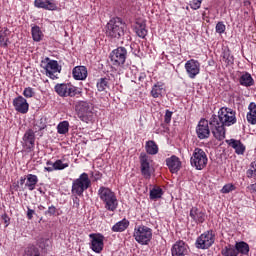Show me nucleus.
<instances>
[{
	"label": "nucleus",
	"instance_id": "nucleus-1",
	"mask_svg": "<svg viewBox=\"0 0 256 256\" xmlns=\"http://www.w3.org/2000/svg\"><path fill=\"white\" fill-rule=\"evenodd\" d=\"M237 123L235 111L231 108L222 107L218 115L213 114L209 120L210 130L218 141L225 139V127H231Z\"/></svg>",
	"mask_w": 256,
	"mask_h": 256
},
{
	"label": "nucleus",
	"instance_id": "nucleus-2",
	"mask_svg": "<svg viewBox=\"0 0 256 256\" xmlns=\"http://www.w3.org/2000/svg\"><path fill=\"white\" fill-rule=\"evenodd\" d=\"M98 197L104 205L106 211L115 213L119 207V200H117V195L109 187L101 186L98 189Z\"/></svg>",
	"mask_w": 256,
	"mask_h": 256
},
{
	"label": "nucleus",
	"instance_id": "nucleus-3",
	"mask_svg": "<svg viewBox=\"0 0 256 256\" xmlns=\"http://www.w3.org/2000/svg\"><path fill=\"white\" fill-rule=\"evenodd\" d=\"M106 35L110 39H121L125 35V23H123V19L119 17L112 18L106 25Z\"/></svg>",
	"mask_w": 256,
	"mask_h": 256
},
{
	"label": "nucleus",
	"instance_id": "nucleus-4",
	"mask_svg": "<svg viewBox=\"0 0 256 256\" xmlns=\"http://www.w3.org/2000/svg\"><path fill=\"white\" fill-rule=\"evenodd\" d=\"M91 187V179L89 174L83 172L80 176L72 181L71 193L78 197H83V193Z\"/></svg>",
	"mask_w": 256,
	"mask_h": 256
},
{
	"label": "nucleus",
	"instance_id": "nucleus-5",
	"mask_svg": "<svg viewBox=\"0 0 256 256\" xmlns=\"http://www.w3.org/2000/svg\"><path fill=\"white\" fill-rule=\"evenodd\" d=\"M133 237L139 245H148L153 239V229L146 225H138L134 228Z\"/></svg>",
	"mask_w": 256,
	"mask_h": 256
},
{
	"label": "nucleus",
	"instance_id": "nucleus-6",
	"mask_svg": "<svg viewBox=\"0 0 256 256\" xmlns=\"http://www.w3.org/2000/svg\"><path fill=\"white\" fill-rule=\"evenodd\" d=\"M76 113L83 123H91L95 117L93 113V104L85 101H80L76 104Z\"/></svg>",
	"mask_w": 256,
	"mask_h": 256
},
{
	"label": "nucleus",
	"instance_id": "nucleus-7",
	"mask_svg": "<svg viewBox=\"0 0 256 256\" xmlns=\"http://www.w3.org/2000/svg\"><path fill=\"white\" fill-rule=\"evenodd\" d=\"M207 163H209V158H207V153H205V150L195 148L190 158L191 167H194L196 171H203V169L207 167Z\"/></svg>",
	"mask_w": 256,
	"mask_h": 256
},
{
	"label": "nucleus",
	"instance_id": "nucleus-8",
	"mask_svg": "<svg viewBox=\"0 0 256 256\" xmlns=\"http://www.w3.org/2000/svg\"><path fill=\"white\" fill-rule=\"evenodd\" d=\"M41 67L46 71V76L53 80L57 79V75H55V73H61V66H59V62L51 60L48 57L41 61Z\"/></svg>",
	"mask_w": 256,
	"mask_h": 256
},
{
	"label": "nucleus",
	"instance_id": "nucleus-9",
	"mask_svg": "<svg viewBox=\"0 0 256 256\" xmlns=\"http://www.w3.org/2000/svg\"><path fill=\"white\" fill-rule=\"evenodd\" d=\"M110 61L114 67H123L127 61V48L120 46L110 53Z\"/></svg>",
	"mask_w": 256,
	"mask_h": 256
},
{
	"label": "nucleus",
	"instance_id": "nucleus-10",
	"mask_svg": "<svg viewBox=\"0 0 256 256\" xmlns=\"http://www.w3.org/2000/svg\"><path fill=\"white\" fill-rule=\"evenodd\" d=\"M215 243V234L212 230L202 233L195 242L196 249H209Z\"/></svg>",
	"mask_w": 256,
	"mask_h": 256
},
{
	"label": "nucleus",
	"instance_id": "nucleus-11",
	"mask_svg": "<svg viewBox=\"0 0 256 256\" xmlns=\"http://www.w3.org/2000/svg\"><path fill=\"white\" fill-rule=\"evenodd\" d=\"M89 247L94 253H101L105 247V236L101 233L89 234Z\"/></svg>",
	"mask_w": 256,
	"mask_h": 256
},
{
	"label": "nucleus",
	"instance_id": "nucleus-12",
	"mask_svg": "<svg viewBox=\"0 0 256 256\" xmlns=\"http://www.w3.org/2000/svg\"><path fill=\"white\" fill-rule=\"evenodd\" d=\"M54 91L59 97H75L77 95V87L69 83L56 84Z\"/></svg>",
	"mask_w": 256,
	"mask_h": 256
},
{
	"label": "nucleus",
	"instance_id": "nucleus-13",
	"mask_svg": "<svg viewBox=\"0 0 256 256\" xmlns=\"http://www.w3.org/2000/svg\"><path fill=\"white\" fill-rule=\"evenodd\" d=\"M140 171L144 179H151L153 168H151V159L145 153L140 154Z\"/></svg>",
	"mask_w": 256,
	"mask_h": 256
},
{
	"label": "nucleus",
	"instance_id": "nucleus-14",
	"mask_svg": "<svg viewBox=\"0 0 256 256\" xmlns=\"http://www.w3.org/2000/svg\"><path fill=\"white\" fill-rule=\"evenodd\" d=\"M209 121L205 118H202L199 122L198 125L196 126V135L198 139H209L211 135V129L209 128Z\"/></svg>",
	"mask_w": 256,
	"mask_h": 256
},
{
	"label": "nucleus",
	"instance_id": "nucleus-15",
	"mask_svg": "<svg viewBox=\"0 0 256 256\" xmlns=\"http://www.w3.org/2000/svg\"><path fill=\"white\" fill-rule=\"evenodd\" d=\"M185 70L190 79H195L201 73V63L195 59H190L185 63Z\"/></svg>",
	"mask_w": 256,
	"mask_h": 256
},
{
	"label": "nucleus",
	"instance_id": "nucleus-16",
	"mask_svg": "<svg viewBox=\"0 0 256 256\" xmlns=\"http://www.w3.org/2000/svg\"><path fill=\"white\" fill-rule=\"evenodd\" d=\"M22 146L28 152L35 149V131H33V129H28L24 133L22 138Z\"/></svg>",
	"mask_w": 256,
	"mask_h": 256
},
{
	"label": "nucleus",
	"instance_id": "nucleus-17",
	"mask_svg": "<svg viewBox=\"0 0 256 256\" xmlns=\"http://www.w3.org/2000/svg\"><path fill=\"white\" fill-rule=\"evenodd\" d=\"M12 103L17 113H22V115H25V113H28L29 103L27 102V99H25L23 96H18L14 98Z\"/></svg>",
	"mask_w": 256,
	"mask_h": 256
},
{
	"label": "nucleus",
	"instance_id": "nucleus-18",
	"mask_svg": "<svg viewBox=\"0 0 256 256\" xmlns=\"http://www.w3.org/2000/svg\"><path fill=\"white\" fill-rule=\"evenodd\" d=\"M34 7L45 9V11H57L59 9L55 0H35Z\"/></svg>",
	"mask_w": 256,
	"mask_h": 256
},
{
	"label": "nucleus",
	"instance_id": "nucleus-19",
	"mask_svg": "<svg viewBox=\"0 0 256 256\" xmlns=\"http://www.w3.org/2000/svg\"><path fill=\"white\" fill-rule=\"evenodd\" d=\"M190 217L194 221V223L201 224L205 223V219H207V215L205 214L204 211H201L197 207H192L190 209Z\"/></svg>",
	"mask_w": 256,
	"mask_h": 256
},
{
	"label": "nucleus",
	"instance_id": "nucleus-20",
	"mask_svg": "<svg viewBox=\"0 0 256 256\" xmlns=\"http://www.w3.org/2000/svg\"><path fill=\"white\" fill-rule=\"evenodd\" d=\"M166 165L172 173H178L181 169V160L179 157L172 155L171 157L166 159Z\"/></svg>",
	"mask_w": 256,
	"mask_h": 256
},
{
	"label": "nucleus",
	"instance_id": "nucleus-21",
	"mask_svg": "<svg viewBox=\"0 0 256 256\" xmlns=\"http://www.w3.org/2000/svg\"><path fill=\"white\" fill-rule=\"evenodd\" d=\"M87 67L85 66H76L72 70V77L75 81H85L87 79Z\"/></svg>",
	"mask_w": 256,
	"mask_h": 256
},
{
	"label": "nucleus",
	"instance_id": "nucleus-22",
	"mask_svg": "<svg viewBox=\"0 0 256 256\" xmlns=\"http://www.w3.org/2000/svg\"><path fill=\"white\" fill-rule=\"evenodd\" d=\"M151 97L153 99H159L165 95V83L163 82H156L150 91Z\"/></svg>",
	"mask_w": 256,
	"mask_h": 256
},
{
	"label": "nucleus",
	"instance_id": "nucleus-23",
	"mask_svg": "<svg viewBox=\"0 0 256 256\" xmlns=\"http://www.w3.org/2000/svg\"><path fill=\"white\" fill-rule=\"evenodd\" d=\"M172 256L187 255V245L183 241H177L171 248Z\"/></svg>",
	"mask_w": 256,
	"mask_h": 256
},
{
	"label": "nucleus",
	"instance_id": "nucleus-24",
	"mask_svg": "<svg viewBox=\"0 0 256 256\" xmlns=\"http://www.w3.org/2000/svg\"><path fill=\"white\" fill-rule=\"evenodd\" d=\"M226 143L235 150L236 155H243L245 153V146L241 140L230 139L226 140Z\"/></svg>",
	"mask_w": 256,
	"mask_h": 256
},
{
	"label": "nucleus",
	"instance_id": "nucleus-25",
	"mask_svg": "<svg viewBox=\"0 0 256 256\" xmlns=\"http://www.w3.org/2000/svg\"><path fill=\"white\" fill-rule=\"evenodd\" d=\"M239 83L242 87H253L255 85V80L251 73L249 72H242L239 77Z\"/></svg>",
	"mask_w": 256,
	"mask_h": 256
},
{
	"label": "nucleus",
	"instance_id": "nucleus-26",
	"mask_svg": "<svg viewBox=\"0 0 256 256\" xmlns=\"http://www.w3.org/2000/svg\"><path fill=\"white\" fill-rule=\"evenodd\" d=\"M134 31L141 39L147 37V24L143 20L136 21Z\"/></svg>",
	"mask_w": 256,
	"mask_h": 256
},
{
	"label": "nucleus",
	"instance_id": "nucleus-27",
	"mask_svg": "<svg viewBox=\"0 0 256 256\" xmlns=\"http://www.w3.org/2000/svg\"><path fill=\"white\" fill-rule=\"evenodd\" d=\"M37 183H39V177L35 174L26 175V183L25 187L28 191H35V187H37Z\"/></svg>",
	"mask_w": 256,
	"mask_h": 256
},
{
	"label": "nucleus",
	"instance_id": "nucleus-28",
	"mask_svg": "<svg viewBox=\"0 0 256 256\" xmlns=\"http://www.w3.org/2000/svg\"><path fill=\"white\" fill-rule=\"evenodd\" d=\"M11 35V31L8 28H3L0 30V46L4 49L9 47V36Z\"/></svg>",
	"mask_w": 256,
	"mask_h": 256
},
{
	"label": "nucleus",
	"instance_id": "nucleus-29",
	"mask_svg": "<svg viewBox=\"0 0 256 256\" xmlns=\"http://www.w3.org/2000/svg\"><path fill=\"white\" fill-rule=\"evenodd\" d=\"M249 112L246 115V119L250 125H256V104L251 102L248 106Z\"/></svg>",
	"mask_w": 256,
	"mask_h": 256
},
{
	"label": "nucleus",
	"instance_id": "nucleus-30",
	"mask_svg": "<svg viewBox=\"0 0 256 256\" xmlns=\"http://www.w3.org/2000/svg\"><path fill=\"white\" fill-rule=\"evenodd\" d=\"M129 227V220L122 219L121 221L117 222L115 225L112 226L111 231L113 233H123Z\"/></svg>",
	"mask_w": 256,
	"mask_h": 256
},
{
	"label": "nucleus",
	"instance_id": "nucleus-31",
	"mask_svg": "<svg viewBox=\"0 0 256 256\" xmlns=\"http://www.w3.org/2000/svg\"><path fill=\"white\" fill-rule=\"evenodd\" d=\"M235 249L237 251V255H249V244L245 241H240L235 243Z\"/></svg>",
	"mask_w": 256,
	"mask_h": 256
},
{
	"label": "nucleus",
	"instance_id": "nucleus-32",
	"mask_svg": "<svg viewBox=\"0 0 256 256\" xmlns=\"http://www.w3.org/2000/svg\"><path fill=\"white\" fill-rule=\"evenodd\" d=\"M222 61L226 64L227 67L233 65L235 63V57L231 54V50L229 49H224L222 54Z\"/></svg>",
	"mask_w": 256,
	"mask_h": 256
},
{
	"label": "nucleus",
	"instance_id": "nucleus-33",
	"mask_svg": "<svg viewBox=\"0 0 256 256\" xmlns=\"http://www.w3.org/2000/svg\"><path fill=\"white\" fill-rule=\"evenodd\" d=\"M23 256H41V250L36 245L30 244L24 249Z\"/></svg>",
	"mask_w": 256,
	"mask_h": 256
},
{
	"label": "nucleus",
	"instance_id": "nucleus-34",
	"mask_svg": "<svg viewBox=\"0 0 256 256\" xmlns=\"http://www.w3.org/2000/svg\"><path fill=\"white\" fill-rule=\"evenodd\" d=\"M146 153L148 155H157L159 153V146L153 140H149L146 142Z\"/></svg>",
	"mask_w": 256,
	"mask_h": 256
},
{
	"label": "nucleus",
	"instance_id": "nucleus-35",
	"mask_svg": "<svg viewBox=\"0 0 256 256\" xmlns=\"http://www.w3.org/2000/svg\"><path fill=\"white\" fill-rule=\"evenodd\" d=\"M31 34H32V39L36 43H39L41 39H43V32L41 31V28L39 26H33L31 28Z\"/></svg>",
	"mask_w": 256,
	"mask_h": 256
},
{
	"label": "nucleus",
	"instance_id": "nucleus-36",
	"mask_svg": "<svg viewBox=\"0 0 256 256\" xmlns=\"http://www.w3.org/2000/svg\"><path fill=\"white\" fill-rule=\"evenodd\" d=\"M57 133L59 135H67L69 133V121L64 120L57 125Z\"/></svg>",
	"mask_w": 256,
	"mask_h": 256
},
{
	"label": "nucleus",
	"instance_id": "nucleus-37",
	"mask_svg": "<svg viewBox=\"0 0 256 256\" xmlns=\"http://www.w3.org/2000/svg\"><path fill=\"white\" fill-rule=\"evenodd\" d=\"M222 256H239L235 246L228 244L221 250Z\"/></svg>",
	"mask_w": 256,
	"mask_h": 256
},
{
	"label": "nucleus",
	"instance_id": "nucleus-38",
	"mask_svg": "<svg viewBox=\"0 0 256 256\" xmlns=\"http://www.w3.org/2000/svg\"><path fill=\"white\" fill-rule=\"evenodd\" d=\"M161 197H163V189L154 187L152 190H150L151 201H157V199H161Z\"/></svg>",
	"mask_w": 256,
	"mask_h": 256
},
{
	"label": "nucleus",
	"instance_id": "nucleus-39",
	"mask_svg": "<svg viewBox=\"0 0 256 256\" xmlns=\"http://www.w3.org/2000/svg\"><path fill=\"white\" fill-rule=\"evenodd\" d=\"M55 171H63V169H67L69 167V162H65V159L56 160L53 164Z\"/></svg>",
	"mask_w": 256,
	"mask_h": 256
},
{
	"label": "nucleus",
	"instance_id": "nucleus-40",
	"mask_svg": "<svg viewBox=\"0 0 256 256\" xmlns=\"http://www.w3.org/2000/svg\"><path fill=\"white\" fill-rule=\"evenodd\" d=\"M98 91H105V89L109 88V79L100 78L96 84Z\"/></svg>",
	"mask_w": 256,
	"mask_h": 256
},
{
	"label": "nucleus",
	"instance_id": "nucleus-41",
	"mask_svg": "<svg viewBox=\"0 0 256 256\" xmlns=\"http://www.w3.org/2000/svg\"><path fill=\"white\" fill-rule=\"evenodd\" d=\"M23 95L26 99H31V97H35V89L32 87H26L23 91Z\"/></svg>",
	"mask_w": 256,
	"mask_h": 256
},
{
	"label": "nucleus",
	"instance_id": "nucleus-42",
	"mask_svg": "<svg viewBox=\"0 0 256 256\" xmlns=\"http://www.w3.org/2000/svg\"><path fill=\"white\" fill-rule=\"evenodd\" d=\"M235 189H236L235 185H233L232 183H228L222 187L221 193H224V194L231 193V191H235Z\"/></svg>",
	"mask_w": 256,
	"mask_h": 256
},
{
	"label": "nucleus",
	"instance_id": "nucleus-43",
	"mask_svg": "<svg viewBox=\"0 0 256 256\" xmlns=\"http://www.w3.org/2000/svg\"><path fill=\"white\" fill-rule=\"evenodd\" d=\"M201 3H203V0H190L189 1V5H190L191 9H193L194 11H197V9L201 8Z\"/></svg>",
	"mask_w": 256,
	"mask_h": 256
},
{
	"label": "nucleus",
	"instance_id": "nucleus-44",
	"mask_svg": "<svg viewBox=\"0 0 256 256\" xmlns=\"http://www.w3.org/2000/svg\"><path fill=\"white\" fill-rule=\"evenodd\" d=\"M226 29H227V27L225 26V24L223 22H218L216 24V33H219V35H223V33H225Z\"/></svg>",
	"mask_w": 256,
	"mask_h": 256
},
{
	"label": "nucleus",
	"instance_id": "nucleus-45",
	"mask_svg": "<svg viewBox=\"0 0 256 256\" xmlns=\"http://www.w3.org/2000/svg\"><path fill=\"white\" fill-rule=\"evenodd\" d=\"M173 117V112L171 110H166L164 115V122L166 125H169L171 123V118Z\"/></svg>",
	"mask_w": 256,
	"mask_h": 256
},
{
	"label": "nucleus",
	"instance_id": "nucleus-46",
	"mask_svg": "<svg viewBox=\"0 0 256 256\" xmlns=\"http://www.w3.org/2000/svg\"><path fill=\"white\" fill-rule=\"evenodd\" d=\"M49 240L45 239V238H39L36 242V245H38V247L40 249H45V247H47V242Z\"/></svg>",
	"mask_w": 256,
	"mask_h": 256
},
{
	"label": "nucleus",
	"instance_id": "nucleus-47",
	"mask_svg": "<svg viewBox=\"0 0 256 256\" xmlns=\"http://www.w3.org/2000/svg\"><path fill=\"white\" fill-rule=\"evenodd\" d=\"M57 213V207L51 205L48 207V210L45 212V215H49V217H53Z\"/></svg>",
	"mask_w": 256,
	"mask_h": 256
},
{
	"label": "nucleus",
	"instance_id": "nucleus-48",
	"mask_svg": "<svg viewBox=\"0 0 256 256\" xmlns=\"http://www.w3.org/2000/svg\"><path fill=\"white\" fill-rule=\"evenodd\" d=\"M103 177V174L101 172L96 171V172H91V178L93 181H100V179Z\"/></svg>",
	"mask_w": 256,
	"mask_h": 256
},
{
	"label": "nucleus",
	"instance_id": "nucleus-49",
	"mask_svg": "<svg viewBox=\"0 0 256 256\" xmlns=\"http://www.w3.org/2000/svg\"><path fill=\"white\" fill-rule=\"evenodd\" d=\"M72 200H73V207H75L76 209H79V207L81 205V200L79 199V196L78 195H74Z\"/></svg>",
	"mask_w": 256,
	"mask_h": 256
},
{
	"label": "nucleus",
	"instance_id": "nucleus-50",
	"mask_svg": "<svg viewBox=\"0 0 256 256\" xmlns=\"http://www.w3.org/2000/svg\"><path fill=\"white\" fill-rule=\"evenodd\" d=\"M27 219H29V221H31V219H33V216L35 215V210L30 209L29 207H27Z\"/></svg>",
	"mask_w": 256,
	"mask_h": 256
},
{
	"label": "nucleus",
	"instance_id": "nucleus-51",
	"mask_svg": "<svg viewBox=\"0 0 256 256\" xmlns=\"http://www.w3.org/2000/svg\"><path fill=\"white\" fill-rule=\"evenodd\" d=\"M246 175H247L248 179H253V177H254V169H248L246 171Z\"/></svg>",
	"mask_w": 256,
	"mask_h": 256
},
{
	"label": "nucleus",
	"instance_id": "nucleus-52",
	"mask_svg": "<svg viewBox=\"0 0 256 256\" xmlns=\"http://www.w3.org/2000/svg\"><path fill=\"white\" fill-rule=\"evenodd\" d=\"M247 189H249L250 193H256V183L251 184Z\"/></svg>",
	"mask_w": 256,
	"mask_h": 256
},
{
	"label": "nucleus",
	"instance_id": "nucleus-53",
	"mask_svg": "<svg viewBox=\"0 0 256 256\" xmlns=\"http://www.w3.org/2000/svg\"><path fill=\"white\" fill-rule=\"evenodd\" d=\"M44 171H47L48 173H52V171H55V166H48L44 168Z\"/></svg>",
	"mask_w": 256,
	"mask_h": 256
},
{
	"label": "nucleus",
	"instance_id": "nucleus-54",
	"mask_svg": "<svg viewBox=\"0 0 256 256\" xmlns=\"http://www.w3.org/2000/svg\"><path fill=\"white\" fill-rule=\"evenodd\" d=\"M26 181H27V175L20 177V185H25Z\"/></svg>",
	"mask_w": 256,
	"mask_h": 256
},
{
	"label": "nucleus",
	"instance_id": "nucleus-55",
	"mask_svg": "<svg viewBox=\"0 0 256 256\" xmlns=\"http://www.w3.org/2000/svg\"><path fill=\"white\" fill-rule=\"evenodd\" d=\"M145 77H147V75H145V73H141L138 77L139 81H145Z\"/></svg>",
	"mask_w": 256,
	"mask_h": 256
},
{
	"label": "nucleus",
	"instance_id": "nucleus-56",
	"mask_svg": "<svg viewBox=\"0 0 256 256\" xmlns=\"http://www.w3.org/2000/svg\"><path fill=\"white\" fill-rule=\"evenodd\" d=\"M34 129L37 131V129H38V131H43V129H45V125H42V126H39L38 128H37V125H35L34 126Z\"/></svg>",
	"mask_w": 256,
	"mask_h": 256
},
{
	"label": "nucleus",
	"instance_id": "nucleus-57",
	"mask_svg": "<svg viewBox=\"0 0 256 256\" xmlns=\"http://www.w3.org/2000/svg\"><path fill=\"white\" fill-rule=\"evenodd\" d=\"M2 219L4 220V223H7L9 221V216H7V214H4L2 216Z\"/></svg>",
	"mask_w": 256,
	"mask_h": 256
},
{
	"label": "nucleus",
	"instance_id": "nucleus-58",
	"mask_svg": "<svg viewBox=\"0 0 256 256\" xmlns=\"http://www.w3.org/2000/svg\"><path fill=\"white\" fill-rule=\"evenodd\" d=\"M46 165L50 166V167H53V165H55V162H52L51 160H48L46 162Z\"/></svg>",
	"mask_w": 256,
	"mask_h": 256
},
{
	"label": "nucleus",
	"instance_id": "nucleus-59",
	"mask_svg": "<svg viewBox=\"0 0 256 256\" xmlns=\"http://www.w3.org/2000/svg\"><path fill=\"white\" fill-rule=\"evenodd\" d=\"M250 167H252V169H254V171H256V162H252Z\"/></svg>",
	"mask_w": 256,
	"mask_h": 256
},
{
	"label": "nucleus",
	"instance_id": "nucleus-60",
	"mask_svg": "<svg viewBox=\"0 0 256 256\" xmlns=\"http://www.w3.org/2000/svg\"><path fill=\"white\" fill-rule=\"evenodd\" d=\"M38 209H39L40 211H43V210H45V206L40 205V206H38Z\"/></svg>",
	"mask_w": 256,
	"mask_h": 256
},
{
	"label": "nucleus",
	"instance_id": "nucleus-61",
	"mask_svg": "<svg viewBox=\"0 0 256 256\" xmlns=\"http://www.w3.org/2000/svg\"><path fill=\"white\" fill-rule=\"evenodd\" d=\"M254 177L256 178V170H254Z\"/></svg>",
	"mask_w": 256,
	"mask_h": 256
},
{
	"label": "nucleus",
	"instance_id": "nucleus-62",
	"mask_svg": "<svg viewBox=\"0 0 256 256\" xmlns=\"http://www.w3.org/2000/svg\"><path fill=\"white\" fill-rule=\"evenodd\" d=\"M247 4H249V1H246V2H245V5H247Z\"/></svg>",
	"mask_w": 256,
	"mask_h": 256
}]
</instances>
